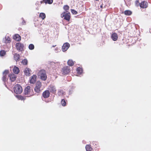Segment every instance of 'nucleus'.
Wrapping results in <instances>:
<instances>
[{"label": "nucleus", "mask_w": 151, "mask_h": 151, "mask_svg": "<svg viewBox=\"0 0 151 151\" xmlns=\"http://www.w3.org/2000/svg\"><path fill=\"white\" fill-rule=\"evenodd\" d=\"M50 93L48 90L45 91L42 93V96L45 98H47L48 97L50 96Z\"/></svg>", "instance_id": "12"}, {"label": "nucleus", "mask_w": 151, "mask_h": 151, "mask_svg": "<svg viewBox=\"0 0 151 151\" xmlns=\"http://www.w3.org/2000/svg\"><path fill=\"white\" fill-rule=\"evenodd\" d=\"M30 69H29L28 68H26L24 70V73L26 76H29V74L30 73Z\"/></svg>", "instance_id": "16"}, {"label": "nucleus", "mask_w": 151, "mask_h": 151, "mask_svg": "<svg viewBox=\"0 0 151 151\" xmlns=\"http://www.w3.org/2000/svg\"><path fill=\"white\" fill-rule=\"evenodd\" d=\"M13 39L17 41H19L21 40V38L19 35L16 34L13 37Z\"/></svg>", "instance_id": "18"}, {"label": "nucleus", "mask_w": 151, "mask_h": 151, "mask_svg": "<svg viewBox=\"0 0 151 151\" xmlns=\"http://www.w3.org/2000/svg\"><path fill=\"white\" fill-rule=\"evenodd\" d=\"M16 47L17 50L22 51L24 50V44L20 42L17 43L15 45Z\"/></svg>", "instance_id": "4"}, {"label": "nucleus", "mask_w": 151, "mask_h": 151, "mask_svg": "<svg viewBox=\"0 0 151 151\" xmlns=\"http://www.w3.org/2000/svg\"><path fill=\"white\" fill-rule=\"evenodd\" d=\"M51 65H56V64H57V63H53V62H52L51 63Z\"/></svg>", "instance_id": "36"}, {"label": "nucleus", "mask_w": 151, "mask_h": 151, "mask_svg": "<svg viewBox=\"0 0 151 151\" xmlns=\"http://www.w3.org/2000/svg\"><path fill=\"white\" fill-rule=\"evenodd\" d=\"M70 70L69 67H64L62 69V73L63 75L67 74L70 72Z\"/></svg>", "instance_id": "6"}, {"label": "nucleus", "mask_w": 151, "mask_h": 151, "mask_svg": "<svg viewBox=\"0 0 151 151\" xmlns=\"http://www.w3.org/2000/svg\"><path fill=\"white\" fill-rule=\"evenodd\" d=\"M22 63L23 65H27V59H24L22 60Z\"/></svg>", "instance_id": "29"}, {"label": "nucleus", "mask_w": 151, "mask_h": 151, "mask_svg": "<svg viewBox=\"0 0 151 151\" xmlns=\"http://www.w3.org/2000/svg\"><path fill=\"white\" fill-rule=\"evenodd\" d=\"M100 7L101 8H102V7H103V6L102 5H101V6H100Z\"/></svg>", "instance_id": "39"}, {"label": "nucleus", "mask_w": 151, "mask_h": 151, "mask_svg": "<svg viewBox=\"0 0 151 151\" xmlns=\"http://www.w3.org/2000/svg\"><path fill=\"white\" fill-rule=\"evenodd\" d=\"M30 86H27L25 88L24 91V93L25 95L30 94L31 92V90Z\"/></svg>", "instance_id": "8"}, {"label": "nucleus", "mask_w": 151, "mask_h": 151, "mask_svg": "<svg viewBox=\"0 0 151 151\" xmlns=\"http://www.w3.org/2000/svg\"><path fill=\"white\" fill-rule=\"evenodd\" d=\"M55 46L56 45H53V46H52V47H55Z\"/></svg>", "instance_id": "40"}, {"label": "nucleus", "mask_w": 151, "mask_h": 151, "mask_svg": "<svg viewBox=\"0 0 151 151\" xmlns=\"http://www.w3.org/2000/svg\"><path fill=\"white\" fill-rule=\"evenodd\" d=\"M6 54V52L3 50H1L0 51V55L1 56H4Z\"/></svg>", "instance_id": "27"}, {"label": "nucleus", "mask_w": 151, "mask_h": 151, "mask_svg": "<svg viewBox=\"0 0 151 151\" xmlns=\"http://www.w3.org/2000/svg\"><path fill=\"white\" fill-rule=\"evenodd\" d=\"M112 38L114 41H116L117 40L118 37L117 34L114 33H113L111 36Z\"/></svg>", "instance_id": "17"}, {"label": "nucleus", "mask_w": 151, "mask_h": 151, "mask_svg": "<svg viewBox=\"0 0 151 151\" xmlns=\"http://www.w3.org/2000/svg\"><path fill=\"white\" fill-rule=\"evenodd\" d=\"M96 1H98L99 0H95Z\"/></svg>", "instance_id": "42"}, {"label": "nucleus", "mask_w": 151, "mask_h": 151, "mask_svg": "<svg viewBox=\"0 0 151 151\" xmlns=\"http://www.w3.org/2000/svg\"><path fill=\"white\" fill-rule=\"evenodd\" d=\"M70 44L69 43L66 42L63 45L62 47V50L63 52L66 51L70 47Z\"/></svg>", "instance_id": "7"}, {"label": "nucleus", "mask_w": 151, "mask_h": 151, "mask_svg": "<svg viewBox=\"0 0 151 151\" xmlns=\"http://www.w3.org/2000/svg\"><path fill=\"white\" fill-rule=\"evenodd\" d=\"M68 65L71 66H73L74 64V63L72 60H69L68 62Z\"/></svg>", "instance_id": "25"}, {"label": "nucleus", "mask_w": 151, "mask_h": 151, "mask_svg": "<svg viewBox=\"0 0 151 151\" xmlns=\"http://www.w3.org/2000/svg\"><path fill=\"white\" fill-rule=\"evenodd\" d=\"M54 51L56 53H58L60 52V50L59 49L58 47H56Z\"/></svg>", "instance_id": "34"}, {"label": "nucleus", "mask_w": 151, "mask_h": 151, "mask_svg": "<svg viewBox=\"0 0 151 151\" xmlns=\"http://www.w3.org/2000/svg\"><path fill=\"white\" fill-rule=\"evenodd\" d=\"M13 72L16 74H18L19 72V68L16 66H14L13 69Z\"/></svg>", "instance_id": "20"}, {"label": "nucleus", "mask_w": 151, "mask_h": 151, "mask_svg": "<svg viewBox=\"0 0 151 151\" xmlns=\"http://www.w3.org/2000/svg\"><path fill=\"white\" fill-rule=\"evenodd\" d=\"M58 95L59 96H60L64 94V92L62 90H59L58 91Z\"/></svg>", "instance_id": "26"}, {"label": "nucleus", "mask_w": 151, "mask_h": 151, "mask_svg": "<svg viewBox=\"0 0 151 151\" xmlns=\"http://www.w3.org/2000/svg\"><path fill=\"white\" fill-rule=\"evenodd\" d=\"M39 17L42 19H44L45 18L46 16L45 13H40Z\"/></svg>", "instance_id": "24"}, {"label": "nucleus", "mask_w": 151, "mask_h": 151, "mask_svg": "<svg viewBox=\"0 0 151 151\" xmlns=\"http://www.w3.org/2000/svg\"><path fill=\"white\" fill-rule=\"evenodd\" d=\"M63 9L66 11V12H67V10L68 9L69 7L68 5H65L63 6Z\"/></svg>", "instance_id": "31"}, {"label": "nucleus", "mask_w": 151, "mask_h": 151, "mask_svg": "<svg viewBox=\"0 0 151 151\" xmlns=\"http://www.w3.org/2000/svg\"><path fill=\"white\" fill-rule=\"evenodd\" d=\"M135 3H136V4H137L138 3H139V1H136Z\"/></svg>", "instance_id": "37"}, {"label": "nucleus", "mask_w": 151, "mask_h": 151, "mask_svg": "<svg viewBox=\"0 0 151 151\" xmlns=\"http://www.w3.org/2000/svg\"><path fill=\"white\" fill-rule=\"evenodd\" d=\"M8 70H5L3 73V76L2 77V80L4 82H5L7 80V75L8 73Z\"/></svg>", "instance_id": "11"}, {"label": "nucleus", "mask_w": 151, "mask_h": 151, "mask_svg": "<svg viewBox=\"0 0 151 151\" xmlns=\"http://www.w3.org/2000/svg\"><path fill=\"white\" fill-rule=\"evenodd\" d=\"M49 89L50 92L52 93H55L56 89L55 87L53 85H51L49 87Z\"/></svg>", "instance_id": "14"}, {"label": "nucleus", "mask_w": 151, "mask_h": 151, "mask_svg": "<svg viewBox=\"0 0 151 151\" xmlns=\"http://www.w3.org/2000/svg\"><path fill=\"white\" fill-rule=\"evenodd\" d=\"M124 14L126 15L129 16L132 14V12L130 11L127 10L124 12Z\"/></svg>", "instance_id": "23"}, {"label": "nucleus", "mask_w": 151, "mask_h": 151, "mask_svg": "<svg viewBox=\"0 0 151 151\" xmlns=\"http://www.w3.org/2000/svg\"><path fill=\"white\" fill-rule=\"evenodd\" d=\"M14 60L16 61H19V60L20 57V55L19 54L16 53L14 55Z\"/></svg>", "instance_id": "19"}, {"label": "nucleus", "mask_w": 151, "mask_h": 151, "mask_svg": "<svg viewBox=\"0 0 151 151\" xmlns=\"http://www.w3.org/2000/svg\"><path fill=\"white\" fill-rule=\"evenodd\" d=\"M17 97L19 100H24V97L21 96H18Z\"/></svg>", "instance_id": "33"}, {"label": "nucleus", "mask_w": 151, "mask_h": 151, "mask_svg": "<svg viewBox=\"0 0 151 151\" xmlns=\"http://www.w3.org/2000/svg\"><path fill=\"white\" fill-rule=\"evenodd\" d=\"M36 76L35 75H33L30 78V83L31 84H34L36 81Z\"/></svg>", "instance_id": "9"}, {"label": "nucleus", "mask_w": 151, "mask_h": 151, "mask_svg": "<svg viewBox=\"0 0 151 151\" xmlns=\"http://www.w3.org/2000/svg\"><path fill=\"white\" fill-rule=\"evenodd\" d=\"M47 0H43V1H44L45 3L46 2Z\"/></svg>", "instance_id": "38"}, {"label": "nucleus", "mask_w": 151, "mask_h": 151, "mask_svg": "<svg viewBox=\"0 0 151 151\" xmlns=\"http://www.w3.org/2000/svg\"><path fill=\"white\" fill-rule=\"evenodd\" d=\"M70 13L69 12L67 13L66 12H63L61 14V17H64L65 19L69 21L70 19Z\"/></svg>", "instance_id": "3"}, {"label": "nucleus", "mask_w": 151, "mask_h": 151, "mask_svg": "<svg viewBox=\"0 0 151 151\" xmlns=\"http://www.w3.org/2000/svg\"><path fill=\"white\" fill-rule=\"evenodd\" d=\"M38 75L41 79L43 81L46 80L47 77L46 74V71L44 70H40L38 73Z\"/></svg>", "instance_id": "1"}, {"label": "nucleus", "mask_w": 151, "mask_h": 151, "mask_svg": "<svg viewBox=\"0 0 151 151\" xmlns=\"http://www.w3.org/2000/svg\"><path fill=\"white\" fill-rule=\"evenodd\" d=\"M86 149L87 151H91L92 149L90 145H87L86 146Z\"/></svg>", "instance_id": "22"}, {"label": "nucleus", "mask_w": 151, "mask_h": 151, "mask_svg": "<svg viewBox=\"0 0 151 151\" xmlns=\"http://www.w3.org/2000/svg\"><path fill=\"white\" fill-rule=\"evenodd\" d=\"M76 71L78 74H81L82 73L83 70L82 68L78 67L77 68Z\"/></svg>", "instance_id": "21"}, {"label": "nucleus", "mask_w": 151, "mask_h": 151, "mask_svg": "<svg viewBox=\"0 0 151 151\" xmlns=\"http://www.w3.org/2000/svg\"><path fill=\"white\" fill-rule=\"evenodd\" d=\"M53 2L52 0H47L46 2H45V3H48L49 4H52Z\"/></svg>", "instance_id": "32"}, {"label": "nucleus", "mask_w": 151, "mask_h": 151, "mask_svg": "<svg viewBox=\"0 0 151 151\" xmlns=\"http://www.w3.org/2000/svg\"><path fill=\"white\" fill-rule=\"evenodd\" d=\"M29 48L30 50H32L34 48V45L32 44H30L29 45Z\"/></svg>", "instance_id": "28"}, {"label": "nucleus", "mask_w": 151, "mask_h": 151, "mask_svg": "<svg viewBox=\"0 0 151 151\" xmlns=\"http://www.w3.org/2000/svg\"><path fill=\"white\" fill-rule=\"evenodd\" d=\"M42 1H41V3H42Z\"/></svg>", "instance_id": "43"}, {"label": "nucleus", "mask_w": 151, "mask_h": 151, "mask_svg": "<svg viewBox=\"0 0 151 151\" xmlns=\"http://www.w3.org/2000/svg\"><path fill=\"white\" fill-rule=\"evenodd\" d=\"M14 90L16 93L19 94L22 92V88L20 85L18 84L15 86Z\"/></svg>", "instance_id": "2"}, {"label": "nucleus", "mask_w": 151, "mask_h": 151, "mask_svg": "<svg viewBox=\"0 0 151 151\" xmlns=\"http://www.w3.org/2000/svg\"><path fill=\"white\" fill-rule=\"evenodd\" d=\"M139 5L140 7L141 8H146L147 6V3L146 1H144L141 3H140Z\"/></svg>", "instance_id": "13"}, {"label": "nucleus", "mask_w": 151, "mask_h": 151, "mask_svg": "<svg viewBox=\"0 0 151 151\" xmlns=\"http://www.w3.org/2000/svg\"><path fill=\"white\" fill-rule=\"evenodd\" d=\"M3 42L6 44L9 43L11 42V39L7 36H6L5 38L3 40Z\"/></svg>", "instance_id": "10"}, {"label": "nucleus", "mask_w": 151, "mask_h": 151, "mask_svg": "<svg viewBox=\"0 0 151 151\" xmlns=\"http://www.w3.org/2000/svg\"><path fill=\"white\" fill-rule=\"evenodd\" d=\"M71 12L73 14H77V12L74 9H71Z\"/></svg>", "instance_id": "35"}, {"label": "nucleus", "mask_w": 151, "mask_h": 151, "mask_svg": "<svg viewBox=\"0 0 151 151\" xmlns=\"http://www.w3.org/2000/svg\"><path fill=\"white\" fill-rule=\"evenodd\" d=\"M25 22L24 21V20H23V22H22V23H23V22Z\"/></svg>", "instance_id": "41"}, {"label": "nucleus", "mask_w": 151, "mask_h": 151, "mask_svg": "<svg viewBox=\"0 0 151 151\" xmlns=\"http://www.w3.org/2000/svg\"><path fill=\"white\" fill-rule=\"evenodd\" d=\"M41 82L39 81L37 82L34 89L36 92L38 93L40 91V88L41 87Z\"/></svg>", "instance_id": "5"}, {"label": "nucleus", "mask_w": 151, "mask_h": 151, "mask_svg": "<svg viewBox=\"0 0 151 151\" xmlns=\"http://www.w3.org/2000/svg\"><path fill=\"white\" fill-rule=\"evenodd\" d=\"M9 76L10 79L12 81H14L16 79V76L14 74H11Z\"/></svg>", "instance_id": "15"}, {"label": "nucleus", "mask_w": 151, "mask_h": 151, "mask_svg": "<svg viewBox=\"0 0 151 151\" xmlns=\"http://www.w3.org/2000/svg\"><path fill=\"white\" fill-rule=\"evenodd\" d=\"M61 102L63 106H65V105L66 104V102L65 100H64L63 99H62Z\"/></svg>", "instance_id": "30"}]
</instances>
